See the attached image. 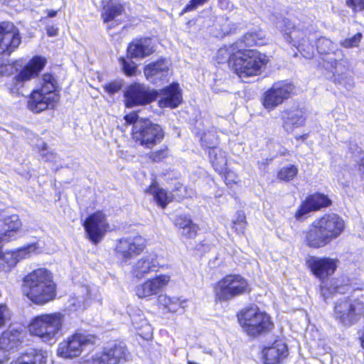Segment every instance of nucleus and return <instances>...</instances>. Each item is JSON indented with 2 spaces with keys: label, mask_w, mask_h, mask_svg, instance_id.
I'll return each mask as SVG.
<instances>
[{
  "label": "nucleus",
  "mask_w": 364,
  "mask_h": 364,
  "mask_svg": "<svg viewBox=\"0 0 364 364\" xmlns=\"http://www.w3.org/2000/svg\"><path fill=\"white\" fill-rule=\"evenodd\" d=\"M79 364H94V355L92 357V360H87L80 362Z\"/></svg>",
  "instance_id": "e2e57ef3"
},
{
  "label": "nucleus",
  "mask_w": 364,
  "mask_h": 364,
  "mask_svg": "<svg viewBox=\"0 0 364 364\" xmlns=\"http://www.w3.org/2000/svg\"><path fill=\"white\" fill-rule=\"evenodd\" d=\"M267 63V56L256 50L238 48L231 60L230 68L240 78H245L259 75Z\"/></svg>",
  "instance_id": "39448f33"
},
{
  "label": "nucleus",
  "mask_w": 364,
  "mask_h": 364,
  "mask_svg": "<svg viewBox=\"0 0 364 364\" xmlns=\"http://www.w3.org/2000/svg\"><path fill=\"white\" fill-rule=\"evenodd\" d=\"M159 105L161 108H175L181 102V95L178 84H171L170 86L161 90L159 94Z\"/></svg>",
  "instance_id": "cd10ccee"
},
{
  "label": "nucleus",
  "mask_w": 364,
  "mask_h": 364,
  "mask_svg": "<svg viewBox=\"0 0 364 364\" xmlns=\"http://www.w3.org/2000/svg\"><path fill=\"white\" fill-rule=\"evenodd\" d=\"M287 154V150L284 149V150L280 153V155L285 156Z\"/></svg>",
  "instance_id": "69168bd1"
},
{
  "label": "nucleus",
  "mask_w": 364,
  "mask_h": 364,
  "mask_svg": "<svg viewBox=\"0 0 364 364\" xmlns=\"http://www.w3.org/2000/svg\"><path fill=\"white\" fill-rule=\"evenodd\" d=\"M333 316L341 324L350 326L364 316V296L351 295L334 303Z\"/></svg>",
  "instance_id": "0eeeda50"
},
{
  "label": "nucleus",
  "mask_w": 364,
  "mask_h": 364,
  "mask_svg": "<svg viewBox=\"0 0 364 364\" xmlns=\"http://www.w3.org/2000/svg\"><path fill=\"white\" fill-rule=\"evenodd\" d=\"M48 353L43 349L33 348L21 354L10 364H46Z\"/></svg>",
  "instance_id": "c756f323"
},
{
  "label": "nucleus",
  "mask_w": 364,
  "mask_h": 364,
  "mask_svg": "<svg viewBox=\"0 0 364 364\" xmlns=\"http://www.w3.org/2000/svg\"><path fill=\"white\" fill-rule=\"evenodd\" d=\"M164 136L161 127L149 119H141L133 125L132 138L139 145L152 149L161 143Z\"/></svg>",
  "instance_id": "1a4fd4ad"
},
{
  "label": "nucleus",
  "mask_w": 364,
  "mask_h": 364,
  "mask_svg": "<svg viewBox=\"0 0 364 364\" xmlns=\"http://www.w3.org/2000/svg\"><path fill=\"white\" fill-rule=\"evenodd\" d=\"M191 223V220L188 217L184 215L177 216L174 221L175 225L181 230L184 228L187 229V226L190 225Z\"/></svg>",
  "instance_id": "8fccbe9b"
},
{
  "label": "nucleus",
  "mask_w": 364,
  "mask_h": 364,
  "mask_svg": "<svg viewBox=\"0 0 364 364\" xmlns=\"http://www.w3.org/2000/svg\"><path fill=\"white\" fill-rule=\"evenodd\" d=\"M233 228L237 233H243L245 226V215L243 211H238L236 214V218L232 221Z\"/></svg>",
  "instance_id": "a19ab883"
},
{
  "label": "nucleus",
  "mask_w": 364,
  "mask_h": 364,
  "mask_svg": "<svg viewBox=\"0 0 364 364\" xmlns=\"http://www.w3.org/2000/svg\"><path fill=\"white\" fill-rule=\"evenodd\" d=\"M146 240L140 235L129 236L119 240L115 247L116 257L124 263L141 254L146 247Z\"/></svg>",
  "instance_id": "4468645a"
},
{
  "label": "nucleus",
  "mask_w": 364,
  "mask_h": 364,
  "mask_svg": "<svg viewBox=\"0 0 364 364\" xmlns=\"http://www.w3.org/2000/svg\"><path fill=\"white\" fill-rule=\"evenodd\" d=\"M306 263L312 274L320 280H324L332 275L338 266V259L327 257H309Z\"/></svg>",
  "instance_id": "6ab92c4d"
},
{
  "label": "nucleus",
  "mask_w": 364,
  "mask_h": 364,
  "mask_svg": "<svg viewBox=\"0 0 364 364\" xmlns=\"http://www.w3.org/2000/svg\"><path fill=\"white\" fill-rule=\"evenodd\" d=\"M346 4L355 12L364 11V0H346Z\"/></svg>",
  "instance_id": "5fc2aeb1"
},
{
  "label": "nucleus",
  "mask_w": 364,
  "mask_h": 364,
  "mask_svg": "<svg viewBox=\"0 0 364 364\" xmlns=\"http://www.w3.org/2000/svg\"><path fill=\"white\" fill-rule=\"evenodd\" d=\"M208 0H191L183 9L184 12H188L196 9L200 6L203 5Z\"/></svg>",
  "instance_id": "6e6d98bb"
},
{
  "label": "nucleus",
  "mask_w": 364,
  "mask_h": 364,
  "mask_svg": "<svg viewBox=\"0 0 364 364\" xmlns=\"http://www.w3.org/2000/svg\"><path fill=\"white\" fill-rule=\"evenodd\" d=\"M58 100L57 82L52 75L46 73L43 76L41 88L31 93L27 107L33 113H40L47 109L54 108Z\"/></svg>",
  "instance_id": "20e7f679"
},
{
  "label": "nucleus",
  "mask_w": 364,
  "mask_h": 364,
  "mask_svg": "<svg viewBox=\"0 0 364 364\" xmlns=\"http://www.w3.org/2000/svg\"><path fill=\"white\" fill-rule=\"evenodd\" d=\"M262 355L266 364H277L288 355L287 345L281 341H276L272 346L265 347Z\"/></svg>",
  "instance_id": "a878e982"
},
{
  "label": "nucleus",
  "mask_w": 364,
  "mask_h": 364,
  "mask_svg": "<svg viewBox=\"0 0 364 364\" xmlns=\"http://www.w3.org/2000/svg\"><path fill=\"white\" fill-rule=\"evenodd\" d=\"M237 318L242 331L251 337L265 334L274 326L269 315L261 311L257 306L242 309L238 314Z\"/></svg>",
  "instance_id": "423d86ee"
},
{
  "label": "nucleus",
  "mask_w": 364,
  "mask_h": 364,
  "mask_svg": "<svg viewBox=\"0 0 364 364\" xmlns=\"http://www.w3.org/2000/svg\"><path fill=\"white\" fill-rule=\"evenodd\" d=\"M84 227L89 239L93 243H97L109 228L105 215L97 211L90 215L85 221Z\"/></svg>",
  "instance_id": "412c9836"
},
{
  "label": "nucleus",
  "mask_w": 364,
  "mask_h": 364,
  "mask_svg": "<svg viewBox=\"0 0 364 364\" xmlns=\"http://www.w3.org/2000/svg\"><path fill=\"white\" fill-rule=\"evenodd\" d=\"M308 203L314 211L330 205L331 200L323 194H314L307 198Z\"/></svg>",
  "instance_id": "58836bf2"
},
{
  "label": "nucleus",
  "mask_w": 364,
  "mask_h": 364,
  "mask_svg": "<svg viewBox=\"0 0 364 364\" xmlns=\"http://www.w3.org/2000/svg\"><path fill=\"white\" fill-rule=\"evenodd\" d=\"M239 46L237 44H232L229 46H224L220 48L216 55L217 60L219 63H223L225 61L228 62V65L230 67V63L231 60L233 57V55L237 52L238 50Z\"/></svg>",
  "instance_id": "e433bc0d"
},
{
  "label": "nucleus",
  "mask_w": 364,
  "mask_h": 364,
  "mask_svg": "<svg viewBox=\"0 0 364 364\" xmlns=\"http://www.w3.org/2000/svg\"><path fill=\"white\" fill-rule=\"evenodd\" d=\"M21 331L10 328L4 331L0 336V349L9 355L8 352L9 350L21 343Z\"/></svg>",
  "instance_id": "7c9ffc66"
},
{
  "label": "nucleus",
  "mask_w": 364,
  "mask_h": 364,
  "mask_svg": "<svg viewBox=\"0 0 364 364\" xmlns=\"http://www.w3.org/2000/svg\"><path fill=\"white\" fill-rule=\"evenodd\" d=\"M160 267L158 256L154 253H149L133 263L131 273L134 277L141 279L148 274L156 272Z\"/></svg>",
  "instance_id": "b1692460"
},
{
  "label": "nucleus",
  "mask_w": 364,
  "mask_h": 364,
  "mask_svg": "<svg viewBox=\"0 0 364 364\" xmlns=\"http://www.w3.org/2000/svg\"><path fill=\"white\" fill-rule=\"evenodd\" d=\"M147 193L153 196L154 199L162 208L170 202V198L166 191L159 187L156 183H152L147 189Z\"/></svg>",
  "instance_id": "c9c22d12"
},
{
  "label": "nucleus",
  "mask_w": 364,
  "mask_h": 364,
  "mask_svg": "<svg viewBox=\"0 0 364 364\" xmlns=\"http://www.w3.org/2000/svg\"><path fill=\"white\" fill-rule=\"evenodd\" d=\"M12 69L10 65H0V76L10 75L12 73Z\"/></svg>",
  "instance_id": "13d9d810"
},
{
  "label": "nucleus",
  "mask_w": 364,
  "mask_h": 364,
  "mask_svg": "<svg viewBox=\"0 0 364 364\" xmlns=\"http://www.w3.org/2000/svg\"><path fill=\"white\" fill-rule=\"evenodd\" d=\"M23 294L33 304H46L56 297V284L50 271L38 268L29 273L23 279Z\"/></svg>",
  "instance_id": "f03ea898"
},
{
  "label": "nucleus",
  "mask_w": 364,
  "mask_h": 364,
  "mask_svg": "<svg viewBox=\"0 0 364 364\" xmlns=\"http://www.w3.org/2000/svg\"><path fill=\"white\" fill-rule=\"evenodd\" d=\"M250 291L247 280L238 274L225 276L217 282L215 288L216 298L220 301H228Z\"/></svg>",
  "instance_id": "9b49d317"
},
{
  "label": "nucleus",
  "mask_w": 364,
  "mask_h": 364,
  "mask_svg": "<svg viewBox=\"0 0 364 364\" xmlns=\"http://www.w3.org/2000/svg\"><path fill=\"white\" fill-rule=\"evenodd\" d=\"M128 353L122 343H109L94 355V364H119L127 360Z\"/></svg>",
  "instance_id": "a211bd4d"
},
{
  "label": "nucleus",
  "mask_w": 364,
  "mask_h": 364,
  "mask_svg": "<svg viewBox=\"0 0 364 364\" xmlns=\"http://www.w3.org/2000/svg\"><path fill=\"white\" fill-rule=\"evenodd\" d=\"M169 63L164 59L150 63L144 68V75L148 80L156 83L166 77L168 73Z\"/></svg>",
  "instance_id": "c85d7f7f"
},
{
  "label": "nucleus",
  "mask_w": 364,
  "mask_h": 364,
  "mask_svg": "<svg viewBox=\"0 0 364 364\" xmlns=\"http://www.w3.org/2000/svg\"><path fill=\"white\" fill-rule=\"evenodd\" d=\"M281 120L283 129L291 133L296 128L303 127L306 120L305 111L298 107L292 106L281 112Z\"/></svg>",
  "instance_id": "4be33fe9"
},
{
  "label": "nucleus",
  "mask_w": 364,
  "mask_h": 364,
  "mask_svg": "<svg viewBox=\"0 0 364 364\" xmlns=\"http://www.w3.org/2000/svg\"><path fill=\"white\" fill-rule=\"evenodd\" d=\"M9 317V311L6 305L0 304V328L6 324Z\"/></svg>",
  "instance_id": "3c124183"
},
{
  "label": "nucleus",
  "mask_w": 364,
  "mask_h": 364,
  "mask_svg": "<svg viewBox=\"0 0 364 364\" xmlns=\"http://www.w3.org/2000/svg\"><path fill=\"white\" fill-rule=\"evenodd\" d=\"M21 43L18 28L11 22L0 24V56H9Z\"/></svg>",
  "instance_id": "dca6fc26"
},
{
  "label": "nucleus",
  "mask_w": 364,
  "mask_h": 364,
  "mask_svg": "<svg viewBox=\"0 0 364 364\" xmlns=\"http://www.w3.org/2000/svg\"><path fill=\"white\" fill-rule=\"evenodd\" d=\"M158 94L150 91L143 84L134 83L129 85L124 92V103L127 107L144 105L156 99Z\"/></svg>",
  "instance_id": "f3484780"
},
{
  "label": "nucleus",
  "mask_w": 364,
  "mask_h": 364,
  "mask_svg": "<svg viewBox=\"0 0 364 364\" xmlns=\"http://www.w3.org/2000/svg\"><path fill=\"white\" fill-rule=\"evenodd\" d=\"M64 321L65 316L60 312L42 314L31 320L28 329L43 342L53 344L60 336Z\"/></svg>",
  "instance_id": "7ed1b4c3"
},
{
  "label": "nucleus",
  "mask_w": 364,
  "mask_h": 364,
  "mask_svg": "<svg viewBox=\"0 0 364 364\" xmlns=\"http://www.w3.org/2000/svg\"><path fill=\"white\" fill-rule=\"evenodd\" d=\"M311 211H314V210L311 207L306 199L305 202L300 206L299 209L296 211L295 214V218L297 220H302L303 217L307 215Z\"/></svg>",
  "instance_id": "de8ad7c7"
},
{
  "label": "nucleus",
  "mask_w": 364,
  "mask_h": 364,
  "mask_svg": "<svg viewBox=\"0 0 364 364\" xmlns=\"http://www.w3.org/2000/svg\"><path fill=\"white\" fill-rule=\"evenodd\" d=\"M299 168L296 165L287 164L282 167L277 173V178L282 181H292L298 174Z\"/></svg>",
  "instance_id": "4c0bfd02"
},
{
  "label": "nucleus",
  "mask_w": 364,
  "mask_h": 364,
  "mask_svg": "<svg viewBox=\"0 0 364 364\" xmlns=\"http://www.w3.org/2000/svg\"><path fill=\"white\" fill-rule=\"evenodd\" d=\"M46 60L40 56L33 58L14 77L16 83L24 82L38 75L43 68Z\"/></svg>",
  "instance_id": "393cba45"
},
{
  "label": "nucleus",
  "mask_w": 364,
  "mask_h": 364,
  "mask_svg": "<svg viewBox=\"0 0 364 364\" xmlns=\"http://www.w3.org/2000/svg\"><path fill=\"white\" fill-rule=\"evenodd\" d=\"M122 87V82L120 80L112 81L105 85L104 88L110 95H114L119 92Z\"/></svg>",
  "instance_id": "09e8293b"
},
{
  "label": "nucleus",
  "mask_w": 364,
  "mask_h": 364,
  "mask_svg": "<svg viewBox=\"0 0 364 364\" xmlns=\"http://www.w3.org/2000/svg\"><path fill=\"white\" fill-rule=\"evenodd\" d=\"M317 48L321 53H328L333 49V44L328 38H320L318 40Z\"/></svg>",
  "instance_id": "c03bdc74"
},
{
  "label": "nucleus",
  "mask_w": 364,
  "mask_h": 364,
  "mask_svg": "<svg viewBox=\"0 0 364 364\" xmlns=\"http://www.w3.org/2000/svg\"><path fill=\"white\" fill-rule=\"evenodd\" d=\"M56 14H57V11H53V10L48 11V16H49V17H54L56 16Z\"/></svg>",
  "instance_id": "0e129e2a"
},
{
  "label": "nucleus",
  "mask_w": 364,
  "mask_h": 364,
  "mask_svg": "<svg viewBox=\"0 0 364 364\" xmlns=\"http://www.w3.org/2000/svg\"><path fill=\"white\" fill-rule=\"evenodd\" d=\"M36 146L46 161H53L55 159V154L48 151L47 144L44 141L38 140Z\"/></svg>",
  "instance_id": "ea45409f"
},
{
  "label": "nucleus",
  "mask_w": 364,
  "mask_h": 364,
  "mask_svg": "<svg viewBox=\"0 0 364 364\" xmlns=\"http://www.w3.org/2000/svg\"><path fill=\"white\" fill-rule=\"evenodd\" d=\"M294 89V86L291 82L279 81L274 83L263 95L262 105L269 111L273 110L291 97Z\"/></svg>",
  "instance_id": "ddd939ff"
},
{
  "label": "nucleus",
  "mask_w": 364,
  "mask_h": 364,
  "mask_svg": "<svg viewBox=\"0 0 364 364\" xmlns=\"http://www.w3.org/2000/svg\"><path fill=\"white\" fill-rule=\"evenodd\" d=\"M344 220L336 213L325 214L316 219L304 232L306 245L312 248L326 246L343 232Z\"/></svg>",
  "instance_id": "f257e3e1"
},
{
  "label": "nucleus",
  "mask_w": 364,
  "mask_h": 364,
  "mask_svg": "<svg viewBox=\"0 0 364 364\" xmlns=\"http://www.w3.org/2000/svg\"><path fill=\"white\" fill-rule=\"evenodd\" d=\"M23 228V223L16 214L0 213V241L8 242L17 238Z\"/></svg>",
  "instance_id": "aec40b11"
},
{
  "label": "nucleus",
  "mask_w": 364,
  "mask_h": 364,
  "mask_svg": "<svg viewBox=\"0 0 364 364\" xmlns=\"http://www.w3.org/2000/svg\"><path fill=\"white\" fill-rule=\"evenodd\" d=\"M263 38L264 33L262 31L254 29L245 33L239 41L235 43V44L238 43L240 48H242V45L245 46H253L262 44Z\"/></svg>",
  "instance_id": "f704fd0d"
},
{
  "label": "nucleus",
  "mask_w": 364,
  "mask_h": 364,
  "mask_svg": "<svg viewBox=\"0 0 364 364\" xmlns=\"http://www.w3.org/2000/svg\"><path fill=\"white\" fill-rule=\"evenodd\" d=\"M2 242L0 241V244ZM42 252V247L38 242L25 245L14 251H0V266L8 271L23 259L32 257Z\"/></svg>",
  "instance_id": "f8f14e48"
},
{
  "label": "nucleus",
  "mask_w": 364,
  "mask_h": 364,
  "mask_svg": "<svg viewBox=\"0 0 364 364\" xmlns=\"http://www.w3.org/2000/svg\"><path fill=\"white\" fill-rule=\"evenodd\" d=\"M276 26L287 36V41L296 47L306 58H311L314 55L313 40L306 37V32L297 28L287 18L276 23Z\"/></svg>",
  "instance_id": "9d476101"
},
{
  "label": "nucleus",
  "mask_w": 364,
  "mask_h": 364,
  "mask_svg": "<svg viewBox=\"0 0 364 364\" xmlns=\"http://www.w3.org/2000/svg\"><path fill=\"white\" fill-rule=\"evenodd\" d=\"M159 303L166 308L169 311L176 313L180 309H184L186 307V300L173 296L170 297L166 295H162L159 297Z\"/></svg>",
  "instance_id": "72a5a7b5"
},
{
  "label": "nucleus",
  "mask_w": 364,
  "mask_h": 364,
  "mask_svg": "<svg viewBox=\"0 0 364 364\" xmlns=\"http://www.w3.org/2000/svg\"><path fill=\"white\" fill-rule=\"evenodd\" d=\"M131 318L136 329L139 330L144 328L148 333L151 331V326L142 315L134 316Z\"/></svg>",
  "instance_id": "79ce46f5"
},
{
  "label": "nucleus",
  "mask_w": 364,
  "mask_h": 364,
  "mask_svg": "<svg viewBox=\"0 0 364 364\" xmlns=\"http://www.w3.org/2000/svg\"><path fill=\"white\" fill-rule=\"evenodd\" d=\"M125 120L129 123H134V125L136 122L139 121L137 119V115L135 113H132L130 114L126 115Z\"/></svg>",
  "instance_id": "bf43d9fd"
},
{
  "label": "nucleus",
  "mask_w": 364,
  "mask_h": 364,
  "mask_svg": "<svg viewBox=\"0 0 364 364\" xmlns=\"http://www.w3.org/2000/svg\"><path fill=\"white\" fill-rule=\"evenodd\" d=\"M223 173H225V181L227 185H232L237 182L238 176L233 171H227L226 170Z\"/></svg>",
  "instance_id": "4d7b16f0"
},
{
  "label": "nucleus",
  "mask_w": 364,
  "mask_h": 364,
  "mask_svg": "<svg viewBox=\"0 0 364 364\" xmlns=\"http://www.w3.org/2000/svg\"><path fill=\"white\" fill-rule=\"evenodd\" d=\"M168 155V150L166 148L161 149L160 150L151 152L149 155V158L156 162H159L165 159Z\"/></svg>",
  "instance_id": "603ef678"
},
{
  "label": "nucleus",
  "mask_w": 364,
  "mask_h": 364,
  "mask_svg": "<svg viewBox=\"0 0 364 364\" xmlns=\"http://www.w3.org/2000/svg\"><path fill=\"white\" fill-rule=\"evenodd\" d=\"M120 62L122 69L127 75L132 76L135 75L136 66L134 62L132 60H127L124 58H121Z\"/></svg>",
  "instance_id": "a18cd8bd"
},
{
  "label": "nucleus",
  "mask_w": 364,
  "mask_h": 364,
  "mask_svg": "<svg viewBox=\"0 0 364 364\" xmlns=\"http://www.w3.org/2000/svg\"><path fill=\"white\" fill-rule=\"evenodd\" d=\"M171 280L169 274H159L155 277L146 279L136 287V295L139 299H151L166 289Z\"/></svg>",
  "instance_id": "2eb2a0df"
},
{
  "label": "nucleus",
  "mask_w": 364,
  "mask_h": 364,
  "mask_svg": "<svg viewBox=\"0 0 364 364\" xmlns=\"http://www.w3.org/2000/svg\"><path fill=\"white\" fill-rule=\"evenodd\" d=\"M47 33L49 36H55L58 35V28L54 26H48L47 28Z\"/></svg>",
  "instance_id": "052dcab7"
},
{
  "label": "nucleus",
  "mask_w": 364,
  "mask_h": 364,
  "mask_svg": "<svg viewBox=\"0 0 364 364\" xmlns=\"http://www.w3.org/2000/svg\"><path fill=\"white\" fill-rule=\"evenodd\" d=\"M338 283V282H335V283L333 284V287H331L330 289H328L326 286H322L321 287V291L322 295L325 298H327V297H328V295L327 294L328 291H329V294H333V293L343 294V293H345L347 287H343V286H339Z\"/></svg>",
  "instance_id": "37998d69"
},
{
  "label": "nucleus",
  "mask_w": 364,
  "mask_h": 364,
  "mask_svg": "<svg viewBox=\"0 0 364 364\" xmlns=\"http://www.w3.org/2000/svg\"><path fill=\"white\" fill-rule=\"evenodd\" d=\"M201 140L203 143H205V145L210 148L209 158L214 169L220 173H223L226 171L228 161L226 154L218 147H210L211 144L217 142V138L212 135L210 132H208L203 134Z\"/></svg>",
  "instance_id": "5701e85b"
},
{
  "label": "nucleus",
  "mask_w": 364,
  "mask_h": 364,
  "mask_svg": "<svg viewBox=\"0 0 364 364\" xmlns=\"http://www.w3.org/2000/svg\"><path fill=\"white\" fill-rule=\"evenodd\" d=\"M102 17L104 22L112 21L116 17L122 15L124 9L122 4L115 0H102Z\"/></svg>",
  "instance_id": "473e14b6"
},
{
  "label": "nucleus",
  "mask_w": 364,
  "mask_h": 364,
  "mask_svg": "<svg viewBox=\"0 0 364 364\" xmlns=\"http://www.w3.org/2000/svg\"><path fill=\"white\" fill-rule=\"evenodd\" d=\"M95 342V336L76 331L59 343L56 353L60 358L73 359L80 356L87 348L92 347Z\"/></svg>",
  "instance_id": "6e6552de"
},
{
  "label": "nucleus",
  "mask_w": 364,
  "mask_h": 364,
  "mask_svg": "<svg viewBox=\"0 0 364 364\" xmlns=\"http://www.w3.org/2000/svg\"><path fill=\"white\" fill-rule=\"evenodd\" d=\"M97 299H99L98 289L95 286L85 285L80 287L76 298L73 299L74 301L72 304L75 307L79 308L82 306L89 305L91 301Z\"/></svg>",
  "instance_id": "2f4dec72"
},
{
  "label": "nucleus",
  "mask_w": 364,
  "mask_h": 364,
  "mask_svg": "<svg viewBox=\"0 0 364 364\" xmlns=\"http://www.w3.org/2000/svg\"><path fill=\"white\" fill-rule=\"evenodd\" d=\"M198 230V226L196 224L191 223L190 225L187 226V229L184 228L181 230V232L186 237L192 238L196 235Z\"/></svg>",
  "instance_id": "864d4df0"
},
{
  "label": "nucleus",
  "mask_w": 364,
  "mask_h": 364,
  "mask_svg": "<svg viewBox=\"0 0 364 364\" xmlns=\"http://www.w3.org/2000/svg\"><path fill=\"white\" fill-rule=\"evenodd\" d=\"M362 38V34L360 33H356L351 38H346L341 42V45L344 48H353L357 47L360 42Z\"/></svg>",
  "instance_id": "49530a36"
},
{
  "label": "nucleus",
  "mask_w": 364,
  "mask_h": 364,
  "mask_svg": "<svg viewBox=\"0 0 364 364\" xmlns=\"http://www.w3.org/2000/svg\"><path fill=\"white\" fill-rule=\"evenodd\" d=\"M307 138H308V134H301V135H296L295 136V139L296 140H301V141H305Z\"/></svg>",
  "instance_id": "680f3d73"
},
{
  "label": "nucleus",
  "mask_w": 364,
  "mask_h": 364,
  "mask_svg": "<svg viewBox=\"0 0 364 364\" xmlns=\"http://www.w3.org/2000/svg\"><path fill=\"white\" fill-rule=\"evenodd\" d=\"M154 51V45L149 38L134 39L127 48L128 55L132 58H144Z\"/></svg>",
  "instance_id": "bb28decb"
}]
</instances>
